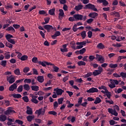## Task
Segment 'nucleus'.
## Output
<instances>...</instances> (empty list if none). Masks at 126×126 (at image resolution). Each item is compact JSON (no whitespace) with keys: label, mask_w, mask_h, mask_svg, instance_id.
Masks as SVG:
<instances>
[{"label":"nucleus","mask_w":126,"mask_h":126,"mask_svg":"<svg viewBox=\"0 0 126 126\" xmlns=\"http://www.w3.org/2000/svg\"><path fill=\"white\" fill-rule=\"evenodd\" d=\"M79 52L80 55H83V54H84L85 52H86V49L84 48L81 49L80 50H79Z\"/></svg>","instance_id":"44"},{"label":"nucleus","mask_w":126,"mask_h":126,"mask_svg":"<svg viewBox=\"0 0 126 126\" xmlns=\"http://www.w3.org/2000/svg\"><path fill=\"white\" fill-rule=\"evenodd\" d=\"M7 119L6 116L4 115H0V122H5Z\"/></svg>","instance_id":"20"},{"label":"nucleus","mask_w":126,"mask_h":126,"mask_svg":"<svg viewBox=\"0 0 126 126\" xmlns=\"http://www.w3.org/2000/svg\"><path fill=\"white\" fill-rule=\"evenodd\" d=\"M92 74H92V72H90L88 73L87 74H86V75H85V78H87L91 76L92 75Z\"/></svg>","instance_id":"57"},{"label":"nucleus","mask_w":126,"mask_h":126,"mask_svg":"<svg viewBox=\"0 0 126 126\" xmlns=\"http://www.w3.org/2000/svg\"><path fill=\"white\" fill-rule=\"evenodd\" d=\"M84 9H91V10H94V11H98L97 8L95 6V5L92 4V3H88L85 5V7H84Z\"/></svg>","instance_id":"1"},{"label":"nucleus","mask_w":126,"mask_h":126,"mask_svg":"<svg viewBox=\"0 0 126 126\" xmlns=\"http://www.w3.org/2000/svg\"><path fill=\"white\" fill-rule=\"evenodd\" d=\"M5 45L6 46V47L9 48L10 49H12V47H13V45H12V44H10L9 42H8L7 41H6Z\"/></svg>","instance_id":"31"},{"label":"nucleus","mask_w":126,"mask_h":126,"mask_svg":"<svg viewBox=\"0 0 126 126\" xmlns=\"http://www.w3.org/2000/svg\"><path fill=\"white\" fill-rule=\"evenodd\" d=\"M55 11H56V9L55 8L51 9L49 10V12H48L49 14H50V15L54 16L55 14Z\"/></svg>","instance_id":"22"},{"label":"nucleus","mask_w":126,"mask_h":126,"mask_svg":"<svg viewBox=\"0 0 126 126\" xmlns=\"http://www.w3.org/2000/svg\"><path fill=\"white\" fill-rule=\"evenodd\" d=\"M24 83L29 84L31 83V79H25L24 81Z\"/></svg>","instance_id":"47"},{"label":"nucleus","mask_w":126,"mask_h":126,"mask_svg":"<svg viewBox=\"0 0 126 126\" xmlns=\"http://www.w3.org/2000/svg\"><path fill=\"white\" fill-rule=\"evenodd\" d=\"M15 89H17V85L16 84H13L9 87V91H14Z\"/></svg>","instance_id":"9"},{"label":"nucleus","mask_w":126,"mask_h":126,"mask_svg":"<svg viewBox=\"0 0 126 126\" xmlns=\"http://www.w3.org/2000/svg\"><path fill=\"white\" fill-rule=\"evenodd\" d=\"M92 34H93L92 32H91L90 31H89L88 32V38H91L92 37Z\"/></svg>","instance_id":"64"},{"label":"nucleus","mask_w":126,"mask_h":126,"mask_svg":"<svg viewBox=\"0 0 126 126\" xmlns=\"http://www.w3.org/2000/svg\"><path fill=\"white\" fill-rule=\"evenodd\" d=\"M110 81H111L110 83H113V84H115L116 85H118V84H119V81H118L117 80L110 79Z\"/></svg>","instance_id":"35"},{"label":"nucleus","mask_w":126,"mask_h":126,"mask_svg":"<svg viewBox=\"0 0 126 126\" xmlns=\"http://www.w3.org/2000/svg\"><path fill=\"white\" fill-rule=\"evenodd\" d=\"M8 42L9 43H11V44H12V45H15V39H11L9 40H8Z\"/></svg>","instance_id":"53"},{"label":"nucleus","mask_w":126,"mask_h":126,"mask_svg":"<svg viewBox=\"0 0 126 126\" xmlns=\"http://www.w3.org/2000/svg\"><path fill=\"white\" fill-rule=\"evenodd\" d=\"M38 64H39L40 65H42V66H43L44 67L47 66V65H55V64L47 62V61H43L42 62L39 61L38 62Z\"/></svg>","instance_id":"3"},{"label":"nucleus","mask_w":126,"mask_h":126,"mask_svg":"<svg viewBox=\"0 0 126 126\" xmlns=\"http://www.w3.org/2000/svg\"><path fill=\"white\" fill-rule=\"evenodd\" d=\"M99 90L96 88L93 87L87 91V93H97Z\"/></svg>","instance_id":"7"},{"label":"nucleus","mask_w":126,"mask_h":126,"mask_svg":"<svg viewBox=\"0 0 126 126\" xmlns=\"http://www.w3.org/2000/svg\"><path fill=\"white\" fill-rule=\"evenodd\" d=\"M22 99L26 102V103H28V102H29V98H28V96H23Z\"/></svg>","instance_id":"43"},{"label":"nucleus","mask_w":126,"mask_h":126,"mask_svg":"<svg viewBox=\"0 0 126 126\" xmlns=\"http://www.w3.org/2000/svg\"><path fill=\"white\" fill-rule=\"evenodd\" d=\"M31 88L32 91H39V87L38 86H32Z\"/></svg>","instance_id":"27"},{"label":"nucleus","mask_w":126,"mask_h":126,"mask_svg":"<svg viewBox=\"0 0 126 126\" xmlns=\"http://www.w3.org/2000/svg\"><path fill=\"white\" fill-rule=\"evenodd\" d=\"M22 90H23V86L22 85H20L18 88H17V91L19 93H21V92L22 91Z\"/></svg>","instance_id":"37"},{"label":"nucleus","mask_w":126,"mask_h":126,"mask_svg":"<svg viewBox=\"0 0 126 126\" xmlns=\"http://www.w3.org/2000/svg\"><path fill=\"white\" fill-rule=\"evenodd\" d=\"M102 73L100 71L98 70H94V71L93 72V74L94 76H97Z\"/></svg>","instance_id":"21"},{"label":"nucleus","mask_w":126,"mask_h":126,"mask_svg":"<svg viewBox=\"0 0 126 126\" xmlns=\"http://www.w3.org/2000/svg\"><path fill=\"white\" fill-rule=\"evenodd\" d=\"M59 36H61V32L60 31H57L51 37L52 39H56V37H59Z\"/></svg>","instance_id":"16"},{"label":"nucleus","mask_w":126,"mask_h":126,"mask_svg":"<svg viewBox=\"0 0 126 126\" xmlns=\"http://www.w3.org/2000/svg\"><path fill=\"white\" fill-rule=\"evenodd\" d=\"M83 8V5L81 4H79L77 6H75L74 7L75 10H76V11H79V10H81V9H82Z\"/></svg>","instance_id":"15"},{"label":"nucleus","mask_w":126,"mask_h":126,"mask_svg":"<svg viewBox=\"0 0 126 126\" xmlns=\"http://www.w3.org/2000/svg\"><path fill=\"white\" fill-rule=\"evenodd\" d=\"M68 20H69V21H70L71 22H73V21H76V20H75V18H74V17H70L68 18Z\"/></svg>","instance_id":"58"},{"label":"nucleus","mask_w":126,"mask_h":126,"mask_svg":"<svg viewBox=\"0 0 126 126\" xmlns=\"http://www.w3.org/2000/svg\"><path fill=\"white\" fill-rule=\"evenodd\" d=\"M37 61H38V58L37 57H33L32 60V62L34 63H37Z\"/></svg>","instance_id":"59"},{"label":"nucleus","mask_w":126,"mask_h":126,"mask_svg":"<svg viewBox=\"0 0 126 126\" xmlns=\"http://www.w3.org/2000/svg\"><path fill=\"white\" fill-rule=\"evenodd\" d=\"M14 72L16 75H20V70L19 68H17L14 70Z\"/></svg>","instance_id":"38"},{"label":"nucleus","mask_w":126,"mask_h":126,"mask_svg":"<svg viewBox=\"0 0 126 126\" xmlns=\"http://www.w3.org/2000/svg\"><path fill=\"white\" fill-rule=\"evenodd\" d=\"M35 122L37 124H41L42 123V120H41L40 119H35Z\"/></svg>","instance_id":"63"},{"label":"nucleus","mask_w":126,"mask_h":126,"mask_svg":"<svg viewBox=\"0 0 126 126\" xmlns=\"http://www.w3.org/2000/svg\"><path fill=\"white\" fill-rule=\"evenodd\" d=\"M98 89H99V90H102V89H103L104 90V91H105L106 93H108V90L107 89V87H105L104 86L99 87Z\"/></svg>","instance_id":"30"},{"label":"nucleus","mask_w":126,"mask_h":126,"mask_svg":"<svg viewBox=\"0 0 126 126\" xmlns=\"http://www.w3.org/2000/svg\"><path fill=\"white\" fill-rule=\"evenodd\" d=\"M23 88L26 91H29L30 90V86L29 84H26L23 85Z\"/></svg>","instance_id":"24"},{"label":"nucleus","mask_w":126,"mask_h":126,"mask_svg":"<svg viewBox=\"0 0 126 126\" xmlns=\"http://www.w3.org/2000/svg\"><path fill=\"white\" fill-rule=\"evenodd\" d=\"M59 18H60V16H61L62 17H63V15H64V12H63V10L62 9H59Z\"/></svg>","instance_id":"28"},{"label":"nucleus","mask_w":126,"mask_h":126,"mask_svg":"<svg viewBox=\"0 0 126 126\" xmlns=\"http://www.w3.org/2000/svg\"><path fill=\"white\" fill-rule=\"evenodd\" d=\"M31 101L32 103H34V104H38V103H39V101H38V100H37V99L35 98H34V96H32Z\"/></svg>","instance_id":"33"},{"label":"nucleus","mask_w":126,"mask_h":126,"mask_svg":"<svg viewBox=\"0 0 126 126\" xmlns=\"http://www.w3.org/2000/svg\"><path fill=\"white\" fill-rule=\"evenodd\" d=\"M35 118V116L34 115H29L27 117V120L28 122H29L31 123V122H32V120Z\"/></svg>","instance_id":"19"},{"label":"nucleus","mask_w":126,"mask_h":126,"mask_svg":"<svg viewBox=\"0 0 126 126\" xmlns=\"http://www.w3.org/2000/svg\"><path fill=\"white\" fill-rule=\"evenodd\" d=\"M54 91L56 92V94L58 96L63 95V94L64 92V91H63L62 89H59V88H57L56 89H54Z\"/></svg>","instance_id":"6"},{"label":"nucleus","mask_w":126,"mask_h":126,"mask_svg":"<svg viewBox=\"0 0 126 126\" xmlns=\"http://www.w3.org/2000/svg\"><path fill=\"white\" fill-rule=\"evenodd\" d=\"M96 47L98 49L103 50V49H105V45H104L102 43H99L97 44Z\"/></svg>","instance_id":"25"},{"label":"nucleus","mask_w":126,"mask_h":126,"mask_svg":"<svg viewBox=\"0 0 126 126\" xmlns=\"http://www.w3.org/2000/svg\"><path fill=\"white\" fill-rule=\"evenodd\" d=\"M48 114L49 115H53V116H56L57 113L55 111H51L48 112Z\"/></svg>","instance_id":"54"},{"label":"nucleus","mask_w":126,"mask_h":126,"mask_svg":"<svg viewBox=\"0 0 126 126\" xmlns=\"http://www.w3.org/2000/svg\"><path fill=\"white\" fill-rule=\"evenodd\" d=\"M37 81L38 82H40V83H42V82H44V76H38L37 77Z\"/></svg>","instance_id":"23"},{"label":"nucleus","mask_w":126,"mask_h":126,"mask_svg":"<svg viewBox=\"0 0 126 126\" xmlns=\"http://www.w3.org/2000/svg\"><path fill=\"white\" fill-rule=\"evenodd\" d=\"M109 67H111V68H116L118 67V64H113V63H110L109 65Z\"/></svg>","instance_id":"36"},{"label":"nucleus","mask_w":126,"mask_h":126,"mask_svg":"<svg viewBox=\"0 0 126 126\" xmlns=\"http://www.w3.org/2000/svg\"><path fill=\"white\" fill-rule=\"evenodd\" d=\"M53 107H54V109H57V108L59 107V103H58L57 101H55L54 102Z\"/></svg>","instance_id":"55"},{"label":"nucleus","mask_w":126,"mask_h":126,"mask_svg":"<svg viewBox=\"0 0 126 126\" xmlns=\"http://www.w3.org/2000/svg\"><path fill=\"white\" fill-rule=\"evenodd\" d=\"M73 17H74L76 21L83 20V21H85V20H86V18H87L86 16H83V15L79 14L74 15Z\"/></svg>","instance_id":"2"},{"label":"nucleus","mask_w":126,"mask_h":126,"mask_svg":"<svg viewBox=\"0 0 126 126\" xmlns=\"http://www.w3.org/2000/svg\"><path fill=\"white\" fill-rule=\"evenodd\" d=\"M93 21H94V19H92V18H90L89 19H88L86 21L87 23H88V24H91Z\"/></svg>","instance_id":"51"},{"label":"nucleus","mask_w":126,"mask_h":126,"mask_svg":"<svg viewBox=\"0 0 126 126\" xmlns=\"http://www.w3.org/2000/svg\"><path fill=\"white\" fill-rule=\"evenodd\" d=\"M63 48H61L60 49V51L61 52H62V53H64L65 52H68V50L67 49V48H66V47H67V44H65L64 45H63L62 46Z\"/></svg>","instance_id":"11"},{"label":"nucleus","mask_w":126,"mask_h":126,"mask_svg":"<svg viewBox=\"0 0 126 126\" xmlns=\"http://www.w3.org/2000/svg\"><path fill=\"white\" fill-rule=\"evenodd\" d=\"M28 59V56L27 55H23L21 57L20 60L21 61H27Z\"/></svg>","instance_id":"42"},{"label":"nucleus","mask_w":126,"mask_h":126,"mask_svg":"<svg viewBox=\"0 0 126 126\" xmlns=\"http://www.w3.org/2000/svg\"><path fill=\"white\" fill-rule=\"evenodd\" d=\"M5 37H6V40L7 41H8V40L11 39V38H13V35H12L10 34H8L6 35Z\"/></svg>","instance_id":"39"},{"label":"nucleus","mask_w":126,"mask_h":126,"mask_svg":"<svg viewBox=\"0 0 126 126\" xmlns=\"http://www.w3.org/2000/svg\"><path fill=\"white\" fill-rule=\"evenodd\" d=\"M101 98H100V97H96L95 100L94 102V104H95L96 105L97 104H100V103H101Z\"/></svg>","instance_id":"29"},{"label":"nucleus","mask_w":126,"mask_h":126,"mask_svg":"<svg viewBox=\"0 0 126 126\" xmlns=\"http://www.w3.org/2000/svg\"><path fill=\"white\" fill-rule=\"evenodd\" d=\"M111 15L115 16V17H120V13L119 12L114 11L111 12Z\"/></svg>","instance_id":"26"},{"label":"nucleus","mask_w":126,"mask_h":126,"mask_svg":"<svg viewBox=\"0 0 126 126\" xmlns=\"http://www.w3.org/2000/svg\"><path fill=\"white\" fill-rule=\"evenodd\" d=\"M109 124H110V126H114V125H116V124H117V123L115 122V121H114L113 120H111L109 121Z\"/></svg>","instance_id":"56"},{"label":"nucleus","mask_w":126,"mask_h":126,"mask_svg":"<svg viewBox=\"0 0 126 126\" xmlns=\"http://www.w3.org/2000/svg\"><path fill=\"white\" fill-rule=\"evenodd\" d=\"M0 64L3 67H5L7 65V61L6 60H2L0 63Z\"/></svg>","instance_id":"18"},{"label":"nucleus","mask_w":126,"mask_h":126,"mask_svg":"<svg viewBox=\"0 0 126 126\" xmlns=\"http://www.w3.org/2000/svg\"><path fill=\"white\" fill-rule=\"evenodd\" d=\"M4 58H5V60H9L10 59V52H6L4 54Z\"/></svg>","instance_id":"17"},{"label":"nucleus","mask_w":126,"mask_h":126,"mask_svg":"<svg viewBox=\"0 0 126 126\" xmlns=\"http://www.w3.org/2000/svg\"><path fill=\"white\" fill-rule=\"evenodd\" d=\"M14 113H15V111L12 109H7L4 112V115H6L7 116L14 114Z\"/></svg>","instance_id":"10"},{"label":"nucleus","mask_w":126,"mask_h":126,"mask_svg":"<svg viewBox=\"0 0 126 126\" xmlns=\"http://www.w3.org/2000/svg\"><path fill=\"white\" fill-rule=\"evenodd\" d=\"M15 123H16L17 124H18V125H21V126L23 125V121L21 120H19L18 119L15 121Z\"/></svg>","instance_id":"50"},{"label":"nucleus","mask_w":126,"mask_h":126,"mask_svg":"<svg viewBox=\"0 0 126 126\" xmlns=\"http://www.w3.org/2000/svg\"><path fill=\"white\" fill-rule=\"evenodd\" d=\"M98 13L96 12H92L89 14V17H91V18H96V17H98Z\"/></svg>","instance_id":"12"},{"label":"nucleus","mask_w":126,"mask_h":126,"mask_svg":"<svg viewBox=\"0 0 126 126\" xmlns=\"http://www.w3.org/2000/svg\"><path fill=\"white\" fill-rule=\"evenodd\" d=\"M76 27H77V25L75 24L72 28V30L74 32H76L77 30H78V28H77Z\"/></svg>","instance_id":"48"},{"label":"nucleus","mask_w":126,"mask_h":126,"mask_svg":"<svg viewBox=\"0 0 126 126\" xmlns=\"http://www.w3.org/2000/svg\"><path fill=\"white\" fill-rule=\"evenodd\" d=\"M29 70H30V68L28 67H26L24 68L23 72H25V73H27Z\"/></svg>","instance_id":"52"},{"label":"nucleus","mask_w":126,"mask_h":126,"mask_svg":"<svg viewBox=\"0 0 126 126\" xmlns=\"http://www.w3.org/2000/svg\"><path fill=\"white\" fill-rule=\"evenodd\" d=\"M6 31L8 32H10V33H15V29L12 27V26H10L8 27L6 29Z\"/></svg>","instance_id":"13"},{"label":"nucleus","mask_w":126,"mask_h":126,"mask_svg":"<svg viewBox=\"0 0 126 126\" xmlns=\"http://www.w3.org/2000/svg\"><path fill=\"white\" fill-rule=\"evenodd\" d=\"M58 101L59 105L63 104V97H61L59 98Z\"/></svg>","instance_id":"46"},{"label":"nucleus","mask_w":126,"mask_h":126,"mask_svg":"<svg viewBox=\"0 0 126 126\" xmlns=\"http://www.w3.org/2000/svg\"><path fill=\"white\" fill-rule=\"evenodd\" d=\"M107 71H108L107 74H109V75H111L112 73H113V72L115 71V69L108 68L107 69Z\"/></svg>","instance_id":"34"},{"label":"nucleus","mask_w":126,"mask_h":126,"mask_svg":"<svg viewBox=\"0 0 126 126\" xmlns=\"http://www.w3.org/2000/svg\"><path fill=\"white\" fill-rule=\"evenodd\" d=\"M96 60L97 62H99L100 63H105V58L102 55H99L98 54H96Z\"/></svg>","instance_id":"4"},{"label":"nucleus","mask_w":126,"mask_h":126,"mask_svg":"<svg viewBox=\"0 0 126 126\" xmlns=\"http://www.w3.org/2000/svg\"><path fill=\"white\" fill-rule=\"evenodd\" d=\"M53 68L54 69V71H55V72H59V70L60 69V68H59L58 66H53Z\"/></svg>","instance_id":"49"},{"label":"nucleus","mask_w":126,"mask_h":126,"mask_svg":"<svg viewBox=\"0 0 126 126\" xmlns=\"http://www.w3.org/2000/svg\"><path fill=\"white\" fill-rule=\"evenodd\" d=\"M6 79L7 81H8L10 84H12V83L15 82V77H14V76L12 75L10 76H7Z\"/></svg>","instance_id":"5"},{"label":"nucleus","mask_w":126,"mask_h":126,"mask_svg":"<svg viewBox=\"0 0 126 126\" xmlns=\"http://www.w3.org/2000/svg\"><path fill=\"white\" fill-rule=\"evenodd\" d=\"M44 29L47 30V32H51V30H53L54 28H53V26H51L50 25H46L43 26Z\"/></svg>","instance_id":"8"},{"label":"nucleus","mask_w":126,"mask_h":126,"mask_svg":"<svg viewBox=\"0 0 126 126\" xmlns=\"http://www.w3.org/2000/svg\"><path fill=\"white\" fill-rule=\"evenodd\" d=\"M12 96H13V98H17L18 99H19V98H21L22 97L21 94H13Z\"/></svg>","instance_id":"32"},{"label":"nucleus","mask_w":126,"mask_h":126,"mask_svg":"<svg viewBox=\"0 0 126 126\" xmlns=\"http://www.w3.org/2000/svg\"><path fill=\"white\" fill-rule=\"evenodd\" d=\"M81 36L83 39H85L86 37V32L85 31H83L81 33Z\"/></svg>","instance_id":"40"},{"label":"nucleus","mask_w":126,"mask_h":126,"mask_svg":"<svg viewBox=\"0 0 126 126\" xmlns=\"http://www.w3.org/2000/svg\"><path fill=\"white\" fill-rule=\"evenodd\" d=\"M108 86L111 88V89H113V88H115V87H116V85L113 83H111L108 85Z\"/></svg>","instance_id":"61"},{"label":"nucleus","mask_w":126,"mask_h":126,"mask_svg":"<svg viewBox=\"0 0 126 126\" xmlns=\"http://www.w3.org/2000/svg\"><path fill=\"white\" fill-rule=\"evenodd\" d=\"M102 4L104 6H107V5H108V4H109V2L106 0H104L103 2H102Z\"/></svg>","instance_id":"62"},{"label":"nucleus","mask_w":126,"mask_h":126,"mask_svg":"<svg viewBox=\"0 0 126 126\" xmlns=\"http://www.w3.org/2000/svg\"><path fill=\"white\" fill-rule=\"evenodd\" d=\"M77 64L79 66H81V65H86V63H85V62H84L83 61H79L77 63Z\"/></svg>","instance_id":"41"},{"label":"nucleus","mask_w":126,"mask_h":126,"mask_svg":"<svg viewBox=\"0 0 126 126\" xmlns=\"http://www.w3.org/2000/svg\"><path fill=\"white\" fill-rule=\"evenodd\" d=\"M120 77L126 78V72H122L120 73Z\"/></svg>","instance_id":"45"},{"label":"nucleus","mask_w":126,"mask_h":126,"mask_svg":"<svg viewBox=\"0 0 126 126\" xmlns=\"http://www.w3.org/2000/svg\"><path fill=\"white\" fill-rule=\"evenodd\" d=\"M26 113L27 115H32L33 114V110H32V108L29 106H27Z\"/></svg>","instance_id":"14"},{"label":"nucleus","mask_w":126,"mask_h":126,"mask_svg":"<svg viewBox=\"0 0 126 126\" xmlns=\"http://www.w3.org/2000/svg\"><path fill=\"white\" fill-rule=\"evenodd\" d=\"M41 110L42 109H40L35 111V114H37L38 116H40L41 114Z\"/></svg>","instance_id":"60"}]
</instances>
